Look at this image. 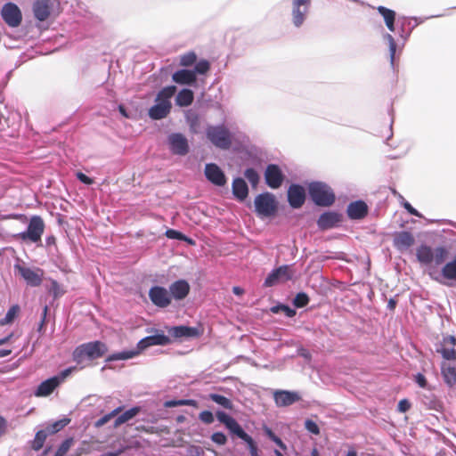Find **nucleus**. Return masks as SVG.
<instances>
[{
  "label": "nucleus",
  "instance_id": "nucleus-1",
  "mask_svg": "<svg viewBox=\"0 0 456 456\" xmlns=\"http://www.w3.org/2000/svg\"><path fill=\"white\" fill-rule=\"evenodd\" d=\"M107 351L104 343L101 341H94L78 346L73 352V360L79 365L81 369L86 366V362H90L102 357Z\"/></svg>",
  "mask_w": 456,
  "mask_h": 456
},
{
  "label": "nucleus",
  "instance_id": "nucleus-2",
  "mask_svg": "<svg viewBox=\"0 0 456 456\" xmlns=\"http://www.w3.org/2000/svg\"><path fill=\"white\" fill-rule=\"evenodd\" d=\"M176 87L169 86L162 88L157 94L155 104L149 110L151 118L162 119L170 112L172 104L171 98L175 95Z\"/></svg>",
  "mask_w": 456,
  "mask_h": 456
},
{
  "label": "nucleus",
  "instance_id": "nucleus-3",
  "mask_svg": "<svg viewBox=\"0 0 456 456\" xmlns=\"http://www.w3.org/2000/svg\"><path fill=\"white\" fill-rule=\"evenodd\" d=\"M170 343V338L164 334H155L141 339L136 350L123 351L113 354L108 357V361L127 360L137 355L141 351L151 346H166Z\"/></svg>",
  "mask_w": 456,
  "mask_h": 456
},
{
  "label": "nucleus",
  "instance_id": "nucleus-4",
  "mask_svg": "<svg viewBox=\"0 0 456 456\" xmlns=\"http://www.w3.org/2000/svg\"><path fill=\"white\" fill-rule=\"evenodd\" d=\"M416 256L422 265H428L434 262L436 265H439L447 258L448 250L445 247L432 248L429 246L421 245L416 250Z\"/></svg>",
  "mask_w": 456,
  "mask_h": 456
},
{
  "label": "nucleus",
  "instance_id": "nucleus-5",
  "mask_svg": "<svg viewBox=\"0 0 456 456\" xmlns=\"http://www.w3.org/2000/svg\"><path fill=\"white\" fill-rule=\"evenodd\" d=\"M206 136L213 145L222 150H228L232 142V135L224 125L208 126Z\"/></svg>",
  "mask_w": 456,
  "mask_h": 456
},
{
  "label": "nucleus",
  "instance_id": "nucleus-6",
  "mask_svg": "<svg viewBox=\"0 0 456 456\" xmlns=\"http://www.w3.org/2000/svg\"><path fill=\"white\" fill-rule=\"evenodd\" d=\"M308 191L313 201L318 206H330L335 200L334 192L324 183H311L308 186Z\"/></svg>",
  "mask_w": 456,
  "mask_h": 456
},
{
  "label": "nucleus",
  "instance_id": "nucleus-7",
  "mask_svg": "<svg viewBox=\"0 0 456 456\" xmlns=\"http://www.w3.org/2000/svg\"><path fill=\"white\" fill-rule=\"evenodd\" d=\"M76 370V367H69L63 370L60 374L52 377L43 381L35 392V395L47 396L53 393V391L60 386L71 373Z\"/></svg>",
  "mask_w": 456,
  "mask_h": 456
},
{
  "label": "nucleus",
  "instance_id": "nucleus-8",
  "mask_svg": "<svg viewBox=\"0 0 456 456\" xmlns=\"http://www.w3.org/2000/svg\"><path fill=\"white\" fill-rule=\"evenodd\" d=\"M256 212L261 217H268L275 214L277 210V201L273 194L265 192L256 197L255 201Z\"/></svg>",
  "mask_w": 456,
  "mask_h": 456
},
{
  "label": "nucleus",
  "instance_id": "nucleus-9",
  "mask_svg": "<svg viewBox=\"0 0 456 456\" xmlns=\"http://www.w3.org/2000/svg\"><path fill=\"white\" fill-rule=\"evenodd\" d=\"M45 231V224L43 219L38 216L30 218L27 231L20 232L15 236L24 241L29 240L37 243L41 240V237Z\"/></svg>",
  "mask_w": 456,
  "mask_h": 456
},
{
  "label": "nucleus",
  "instance_id": "nucleus-10",
  "mask_svg": "<svg viewBox=\"0 0 456 456\" xmlns=\"http://www.w3.org/2000/svg\"><path fill=\"white\" fill-rule=\"evenodd\" d=\"M14 270L19 273L28 286L37 287L42 283L44 271L38 267L30 268L17 264L14 265Z\"/></svg>",
  "mask_w": 456,
  "mask_h": 456
},
{
  "label": "nucleus",
  "instance_id": "nucleus-11",
  "mask_svg": "<svg viewBox=\"0 0 456 456\" xmlns=\"http://www.w3.org/2000/svg\"><path fill=\"white\" fill-rule=\"evenodd\" d=\"M294 271L290 265H281L273 270L266 277L264 285L273 287L279 283L286 282L292 279Z\"/></svg>",
  "mask_w": 456,
  "mask_h": 456
},
{
  "label": "nucleus",
  "instance_id": "nucleus-12",
  "mask_svg": "<svg viewBox=\"0 0 456 456\" xmlns=\"http://www.w3.org/2000/svg\"><path fill=\"white\" fill-rule=\"evenodd\" d=\"M1 15L4 22L11 28H17L22 20V13L19 6L13 3L4 4Z\"/></svg>",
  "mask_w": 456,
  "mask_h": 456
},
{
  "label": "nucleus",
  "instance_id": "nucleus-13",
  "mask_svg": "<svg viewBox=\"0 0 456 456\" xmlns=\"http://www.w3.org/2000/svg\"><path fill=\"white\" fill-rule=\"evenodd\" d=\"M57 0H35L32 4L34 17L38 21L47 20L54 9Z\"/></svg>",
  "mask_w": 456,
  "mask_h": 456
},
{
  "label": "nucleus",
  "instance_id": "nucleus-14",
  "mask_svg": "<svg viewBox=\"0 0 456 456\" xmlns=\"http://www.w3.org/2000/svg\"><path fill=\"white\" fill-rule=\"evenodd\" d=\"M428 275L432 280L441 284H446L444 280L456 281V256L443 266L441 273L436 270H430Z\"/></svg>",
  "mask_w": 456,
  "mask_h": 456
},
{
  "label": "nucleus",
  "instance_id": "nucleus-15",
  "mask_svg": "<svg viewBox=\"0 0 456 456\" xmlns=\"http://www.w3.org/2000/svg\"><path fill=\"white\" fill-rule=\"evenodd\" d=\"M149 297L159 307H167L171 303L169 290L160 286H154L149 290Z\"/></svg>",
  "mask_w": 456,
  "mask_h": 456
},
{
  "label": "nucleus",
  "instance_id": "nucleus-16",
  "mask_svg": "<svg viewBox=\"0 0 456 456\" xmlns=\"http://www.w3.org/2000/svg\"><path fill=\"white\" fill-rule=\"evenodd\" d=\"M266 184L272 189H278L283 183L284 175L279 166L270 164L265 172Z\"/></svg>",
  "mask_w": 456,
  "mask_h": 456
},
{
  "label": "nucleus",
  "instance_id": "nucleus-17",
  "mask_svg": "<svg viewBox=\"0 0 456 456\" xmlns=\"http://www.w3.org/2000/svg\"><path fill=\"white\" fill-rule=\"evenodd\" d=\"M168 144L171 151L176 155H185L189 151L186 137L182 134H172L168 136Z\"/></svg>",
  "mask_w": 456,
  "mask_h": 456
},
{
  "label": "nucleus",
  "instance_id": "nucleus-18",
  "mask_svg": "<svg viewBox=\"0 0 456 456\" xmlns=\"http://www.w3.org/2000/svg\"><path fill=\"white\" fill-rule=\"evenodd\" d=\"M273 399L278 407H286L298 402L301 397L297 392L289 390H275Z\"/></svg>",
  "mask_w": 456,
  "mask_h": 456
},
{
  "label": "nucleus",
  "instance_id": "nucleus-19",
  "mask_svg": "<svg viewBox=\"0 0 456 456\" xmlns=\"http://www.w3.org/2000/svg\"><path fill=\"white\" fill-rule=\"evenodd\" d=\"M205 175L208 181L217 186H224L226 183V177L221 168L213 163L205 167Z\"/></svg>",
  "mask_w": 456,
  "mask_h": 456
},
{
  "label": "nucleus",
  "instance_id": "nucleus-20",
  "mask_svg": "<svg viewBox=\"0 0 456 456\" xmlns=\"http://www.w3.org/2000/svg\"><path fill=\"white\" fill-rule=\"evenodd\" d=\"M305 200V191L304 187L298 184H292L288 190V200L294 208H300Z\"/></svg>",
  "mask_w": 456,
  "mask_h": 456
},
{
  "label": "nucleus",
  "instance_id": "nucleus-21",
  "mask_svg": "<svg viewBox=\"0 0 456 456\" xmlns=\"http://www.w3.org/2000/svg\"><path fill=\"white\" fill-rule=\"evenodd\" d=\"M190 291V285L184 280H178L173 282L169 287V293L171 298L175 300H182L187 297Z\"/></svg>",
  "mask_w": 456,
  "mask_h": 456
},
{
  "label": "nucleus",
  "instance_id": "nucleus-22",
  "mask_svg": "<svg viewBox=\"0 0 456 456\" xmlns=\"http://www.w3.org/2000/svg\"><path fill=\"white\" fill-rule=\"evenodd\" d=\"M168 333L175 338H196L200 335L199 329L183 325L169 328Z\"/></svg>",
  "mask_w": 456,
  "mask_h": 456
},
{
  "label": "nucleus",
  "instance_id": "nucleus-23",
  "mask_svg": "<svg viewBox=\"0 0 456 456\" xmlns=\"http://www.w3.org/2000/svg\"><path fill=\"white\" fill-rule=\"evenodd\" d=\"M172 79L179 85L191 86L196 83L197 77L195 76V71H192L191 69H180L173 74Z\"/></svg>",
  "mask_w": 456,
  "mask_h": 456
},
{
  "label": "nucleus",
  "instance_id": "nucleus-24",
  "mask_svg": "<svg viewBox=\"0 0 456 456\" xmlns=\"http://www.w3.org/2000/svg\"><path fill=\"white\" fill-rule=\"evenodd\" d=\"M367 211V205L362 200L352 202L347 207L348 216L352 219H361L364 217Z\"/></svg>",
  "mask_w": 456,
  "mask_h": 456
},
{
  "label": "nucleus",
  "instance_id": "nucleus-25",
  "mask_svg": "<svg viewBox=\"0 0 456 456\" xmlns=\"http://www.w3.org/2000/svg\"><path fill=\"white\" fill-rule=\"evenodd\" d=\"M340 221L341 219L338 214L327 212L319 217L317 224L321 229L326 230L336 226Z\"/></svg>",
  "mask_w": 456,
  "mask_h": 456
},
{
  "label": "nucleus",
  "instance_id": "nucleus-26",
  "mask_svg": "<svg viewBox=\"0 0 456 456\" xmlns=\"http://www.w3.org/2000/svg\"><path fill=\"white\" fill-rule=\"evenodd\" d=\"M413 243L414 238L408 232H399L394 239V245L400 251L408 249Z\"/></svg>",
  "mask_w": 456,
  "mask_h": 456
},
{
  "label": "nucleus",
  "instance_id": "nucleus-27",
  "mask_svg": "<svg viewBox=\"0 0 456 456\" xmlns=\"http://www.w3.org/2000/svg\"><path fill=\"white\" fill-rule=\"evenodd\" d=\"M232 193L240 200H244L248 194V188L242 178H235L232 182Z\"/></svg>",
  "mask_w": 456,
  "mask_h": 456
},
{
  "label": "nucleus",
  "instance_id": "nucleus-28",
  "mask_svg": "<svg viewBox=\"0 0 456 456\" xmlns=\"http://www.w3.org/2000/svg\"><path fill=\"white\" fill-rule=\"evenodd\" d=\"M309 10L310 6L291 9L292 23L295 27L299 28L303 25L308 15Z\"/></svg>",
  "mask_w": 456,
  "mask_h": 456
},
{
  "label": "nucleus",
  "instance_id": "nucleus-29",
  "mask_svg": "<svg viewBox=\"0 0 456 456\" xmlns=\"http://www.w3.org/2000/svg\"><path fill=\"white\" fill-rule=\"evenodd\" d=\"M193 98V92L191 90L183 89L177 94L175 103L180 107H187L192 103Z\"/></svg>",
  "mask_w": 456,
  "mask_h": 456
},
{
  "label": "nucleus",
  "instance_id": "nucleus-30",
  "mask_svg": "<svg viewBox=\"0 0 456 456\" xmlns=\"http://www.w3.org/2000/svg\"><path fill=\"white\" fill-rule=\"evenodd\" d=\"M442 375L446 384L453 386L456 383V367L451 364L443 363Z\"/></svg>",
  "mask_w": 456,
  "mask_h": 456
},
{
  "label": "nucleus",
  "instance_id": "nucleus-31",
  "mask_svg": "<svg viewBox=\"0 0 456 456\" xmlns=\"http://www.w3.org/2000/svg\"><path fill=\"white\" fill-rule=\"evenodd\" d=\"M139 410L140 409L138 407H133V408L126 411L122 414L118 415L117 417V419H115L114 426L118 427V426H119V425H121L123 423H126L128 420L132 419L139 412Z\"/></svg>",
  "mask_w": 456,
  "mask_h": 456
},
{
  "label": "nucleus",
  "instance_id": "nucleus-32",
  "mask_svg": "<svg viewBox=\"0 0 456 456\" xmlns=\"http://www.w3.org/2000/svg\"><path fill=\"white\" fill-rule=\"evenodd\" d=\"M227 429L230 431L231 434L237 436L241 440H246L249 435H248L243 428L240 426V424L233 419L231 424L226 427Z\"/></svg>",
  "mask_w": 456,
  "mask_h": 456
},
{
  "label": "nucleus",
  "instance_id": "nucleus-33",
  "mask_svg": "<svg viewBox=\"0 0 456 456\" xmlns=\"http://www.w3.org/2000/svg\"><path fill=\"white\" fill-rule=\"evenodd\" d=\"M46 437L47 433L45 430L37 431L32 442V449L35 451H39L43 447Z\"/></svg>",
  "mask_w": 456,
  "mask_h": 456
},
{
  "label": "nucleus",
  "instance_id": "nucleus-34",
  "mask_svg": "<svg viewBox=\"0 0 456 456\" xmlns=\"http://www.w3.org/2000/svg\"><path fill=\"white\" fill-rule=\"evenodd\" d=\"M422 402L431 410H435L437 411L442 410V403L432 395L428 396L425 395L422 399Z\"/></svg>",
  "mask_w": 456,
  "mask_h": 456
},
{
  "label": "nucleus",
  "instance_id": "nucleus-35",
  "mask_svg": "<svg viewBox=\"0 0 456 456\" xmlns=\"http://www.w3.org/2000/svg\"><path fill=\"white\" fill-rule=\"evenodd\" d=\"M166 236L168 239L183 240V241H187L190 244H193V240L191 239L186 237L182 232H180L176 230H173V229L167 230Z\"/></svg>",
  "mask_w": 456,
  "mask_h": 456
},
{
  "label": "nucleus",
  "instance_id": "nucleus-36",
  "mask_svg": "<svg viewBox=\"0 0 456 456\" xmlns=\"http://www.w3.org/2000/svg\"><path fill=\"white\" fill-rule=\"evenodd\" d=\"M210 398L212 399V401H214L215 403L223 406L225 409H232V402L224 395L212 394L210 395Z\"/></svg>",
  "mask_w": 456,
  "mask_h": 456
},
{
  "label": "nucleus",
  "instance_id": "nucleus-37",
  "mask_svg": "<svg viewBox=\"0 0 456 456\" xmlns=\"http://www.w3.org/2000/svg\"><path fill=\"white\" fill-rule=\"evenodd\" d=\"M378 11L383 16L386 23H391L392 21H395V12L394 11L384 6H379Z\"/></svg>",
  "mask_w": 456,
  "mask_h": 456
},
{
  "label": "nucleus",
  "instance_id": "nucleus-38",
  "mask_svg": "<svg viewBox=\"0 0 456 456\" xmlns=\"http://www.w3.org/2000/svg\"><path fill=\"white\" fill-rule=\"evenodd\" d=\"M121 411V407H118L115 410H113L111 412L102 416L96 422V427H102L105 425L107 422H109L113 417L117 416Z\"/></svg>",
  "mask_w": 456,
  "mask_h": 456
},
{
  "label": "nucleus",
  "instance_id": "nucleus-39",
  "mask_svg": "<svg viewBox=\"0 0 456 456\" xmlns=\"http://www.w3.org/2000/svg\"><path fill=\"white\" fill-rule=\"evenodd\" d=\"M69 422V419H62L60 420H57L53 422L49 428H48V433L49 434H54L61 429H62L65 426H67Z\"/></svg>",
  "mask_w": 456,
  "mask_h": 456
},
{
  "label": "nucleus",
  "instance_id": "nucleus-40",
  "mask_svg": "<svg viewBox=\"0 0 456 456\" xmlns=\"http://www.w3.org/2000/svg\"><path fill=\"white\" fill-rule=\"evenodd\" d=\"M244 175L253 186H256L259 182V175L257 172L253 168L246 169Z\"/></svg>",
  "mask_w": 456,
  "mask_h": 456
},
{
  "label": "nucleus",
  "instance_id": "nucleus-41",
  "mask_svg": "<svg viewBox=\"0 0 456 456\" xmlns=\"http://www.w3.org/2000/svg\"><path fill=\"white\" fill-rule=\"evenodd\" d=\"M196 54L193 52H190L181 56L180 64L184 67L191 66L196 61Z\"/></svg>",
  "mask_w": 456,
  "mask_h": 456
},
{
  "label": "nucleus",
  "instance_id": "nucleus-42",
  "mask_svg": "<svg viewBox=\"0 0 456 456\" xmlns=\"http://www.w3.org/2000/svg\"><path fill=\"white\" fill-rule=\"evenodd\" d=\"M309 302V297L305 293L300 292L297 294L293 300V304L297 307H304Z\"/></svg>",
  "mask_w": 456,
  "mask_h": 456
},
{
  "label": "nucleus",
  "instance_id": "nucleus-43",
  "mask_svg": "<svg viewBox=\"0 0 456 456\" xmlns=\"http://www.w3.org/2000/svg\"><path fill=\"white\" fill-rule=\"evenodd\" d=\"M384 38L388 42L390 61L393 64L394 61H395V49H396L395 42L394 40V37L390 34H386L384 36Z\"/></svg>",
  "mask_w": 456,
  "mask_h": 456
},
{
  "label": "nucleus",
  "instance_id": "nucleus-44",
  "mask_svg": "<svg viewBox=\"0 0 456 456\" xmlns=\"http://www.w3.org/2000/svg\"><path fill=\"white\" fill-rule=\"evenodd\" d=\"M265 435L273 441L281 449L286 450L285 444L269 428H265Z\"/></svg>",
  "mask_w": 456,
  "mask_h": 456
},
{
  "label": "nucleus",
  "instance_id": "nucleus-45",
  "mask_svg": "<svg viewBox=\"0 0 456 456\" xmlns=\"http://www.w3.org/2000/svg\"><path fill=\"white\" fill-rule=\"evenodd\" d=\"M209 69V63L208 61L202 60L197 62V64L194 67V69H191L192 71H195L196 74H205Z\"/></svg>",
  "mask_w": 456,
  "mask_h": 456
},
{
  "label": "nucleus",
  "instance_id": "nucleus-46",
  "mask_svg": "<svg viewBox=\"0 0 456 456\" xmlns=\"http://www.w3.org/2000/svg\"><path fill=\"white\" fill-rule=\"evenodd\" d=\"M72 444V439H67L61 443L56 451L54 456H64L69 450Z\"/></svg>",
  "mask_w": 456,
  "mask_h": 456
},
{
  "label": "nucleus",
  "instance_id": "nucleus-47",
  "mask_svg": "<svg viewBox=\"0 0 456 456\" xmlns=\"http://www.w3.org/2000/svg\"><path fill=\"white\" fill-rule=\"evenodd\" d=\"M50 292L54 297H59L62 296L65 291L56 281H52Z\"/></svg>",
  "mask_w": 456,
  "mask_h": 456
},
{
  "label": "nucleus",
  "instance_id": "nucleus-48",
  "mask_svg": "<svg viewBox=\"0 0 456 456\" xmlns=\"http://www.w3.org/2000/svg\"><path fill=\"white\" fill-rule=\"evenodd\" d=\"M18 312H19V306L18 305L12 306L8 310V312H7L4 321H3V324H6V323L12 322L13 321V319L15 318V316H16Z\"/></svg>",
  "mask_w": 456,
  "mask_h": 456
},
{
  "label": "nucleus",
  "instance_id": "nucleus-49",
  "mask_svg": "<svg viewBox=\"0 0 456 456\" xmlns=\"http://www.w3.org/2000/svg\"><path fill=\"white\" fill-rule=\"evenodd\" d=\"M211 440L218 445H224L227 442V437L222 432H216L211 436Z\"/></svg>",
  "mask_w": 456,
  "mask_h": 456
},
{
  "label": "nucleus",
  "instance_id": "nucleus-50",
  "mask_svg": "<svg viewBox=\"0 0 456 456\" xmlns=\"http://www.w3.org/2000/svg\"><path fill=\"white\" fill-rule=\"evenodd\" d=\"M216 418L225 427H228V425L231 424L232 422V420L234 419L232 417L229 416L224 411H217Z\"/></svg>",
  "mask_w": 456,
  "mask_h": 456
},
{
  "label": "nucleus",
  "instance_id": "nucleus-51",
  "mask_svg": "<svg viewBox=\"0 0 456 456\" xmlns=\"http://www.w3.org/2000/svg\"><path fill=\"white\" fill-rule=\"evenodd\" d=\"M442 356L446 360H453L456 358V350L453 347L450 348H442L439 351Z\"/></svg>",
  "mask_w": 456,
  "mask_h": 456
},
{
  "label": "nucleus",
  "instance_id": "nucleus-52",
  "mask_svg": "<svg viewBox=\"0 0 456 456\" xmlns=\"http://www.w3.org/2000/svg\"><path fill=\"white\" fill-rule=\"evenodd\" d=\"M244 442L248 444L251 456H259L257 453V447L256 443L250 436L246 440H244Z\"/></svg>",
  "mask_w": 456,
  "mask_h": 456
},
{
  "label": "nucleus",
  "instance_id": "nucleus-53",
  "mask_svg": "<svg viewBox=\"0 0 456 456\" xmlns=\"http://www.w3.org/2000/svg\"><path fill=\"white\" fill-rule=\"evenodd\" d=\"M305 427L312 434L318 435L320 433L318 425L311 419L305 420Z\"/></svg>",
  "mask_w": 456,
  "mask_h": 456
},
{
  "label": "nucleus",
  "instance_id": "nucleus-54",
  "mask_svg": "<svg viewBox=\"0 0 456 456\" xmlns=\"http://www.w3.org/2000/svg\"><path fill=\"white\" fill-rule=\"evenodd\" d=\"M200 419L201 421L207 424H210L214 421V416L212 412L208 411H204L200 414Z\"/></svg>",
  "mask_w": 456,
  "mask_h": 456
},
{
  "label": "nucleus",
  "instance_id": "nucleus-55",
  "mask_svg": "<svg viewBox=\"0 0 456 456\" xmlns=\"http://www.w3.org/2000/svg\"><path fill=\"white\" fill-rule=\"evenodd\" d=\"M303 6H311V0H291V9Z\"/></svg>",
  "mask_w": 456,
  "mask_h": 456
},
{
  "label": "nucleus",
  "instance_id": "nucleus-56",
  "mask_svg": "<svg viewBox=\"0 0 456 456\" xmlns=\"http://www.w3.org/2000/svg\"><path fill=\"white\" fill-rule=\"evenodd\" d=\"M403 208L411 214L418 217H421V214L415 209L408 201L403 200L402 203Z\"/></svg>",
  "mask_w": 456,
  "mask_h": 456
},
{
  "label": "nucleus",
  "instance_id": "nucleus-57",
  "mask_svg": "<svg viewBox=\"0 0 456 456\" xmlns=\"http://www.w3.org/2000/svg\"><path fill=\"white\" fill-rule=\"evenodd\" d=\"M411 408V403L408 400H400L397 405V409L400 412H406Z\"/></svg>",
  "mask_w": 456,
  "mask_h": 456
},
{
  "label": "nucleus",
  "instance_id": "nucleus-58",
  "mask_svg": "<svg viewBox=\"0 0 456 456\" xmlns=\"http://www.w3.org/2000/svg\"><path fill=\"white\" fill-rule=\"evenodd\" d=\"M76 175H77V179L85 184H92L93 183V179H91L90 177H88L87 175H86L85 174H83L81 172H77Z\"/></svg>",
  "mask_w": 456,
  "mask_h": 456
},
{
  "label": "nucleus",
  "instance_id": "nucleus-59",
  "mask_svg": "<svg viewBox=\"0 0 456 456\" xmlns=\"http://www.w3.org/2000/svg\"><path fill=\"white\" fill-rule=\"evenodd\" d=\"M415 381L420 387H426L427 386V379L424 377V375L418 373L415 377Z\"/></svg>",
  "mask_w": 456,
  "mask_h": 456
},
{
  "label": "nucleus",
  "instance_id": "nucleus-60",
  "mask_svg": "<svg viewBox=\"0 0 456 456\" xmlns=\"http://www.w3.org/2000/svg\"><path fill=\"white\" fill-rule=\"evenodd\" d=\"M6 429V421L3 417H0V437L4 434Z\"/></svg>",
  "mask_w": 456,
  "mask_h": 456
},
{
  "label": "nucleus",
  "instance_id": "nucleus-61",
  "mask_svg": "<svg viewBox=\"0 0 456 456\" xmlns=\"http://www.w3.org/2000/svg\"><path fill=\"white\" fill-rule=\"evenodd\" d=\"M444 341L446 344H450L452 346V347L454 348V346L456 344V338L453 336H448V337L444 338Z\"/></svg>",
  "mask_w": 456,
  "mask_h": 456
},
{
  "label": "nucleus",
  "instance_id": "nucleus-62",
  "mask_svg": "<svg viewBox=\"0 0 456 456\" xmlns=\"http://www.w3.org/2000/svg\"><path fill=\"white\" fill-rule=\"evenodd\" d=\"M187 404V403L185 401H179V402H175V401H171V402H167L166 403L167 406H176V405H185Z\"/></svg>",
  "mask_w": 456,
  "mask_h": 456
},
{
  "label": "nucleus",
  "instance_id": "nucleus-63",
  "mask_svg": "<svg viewBox=\"0 0 456 456\" xmlns=\"http://www.w3.org/2000/svg\"><path fill=\"white\" fill-rule=\"evenodd\" d=\"M12 336H13V334L10 333L9 335L0 338V346L4 345L7 342H9Z\"/></svg>",
  "mask_w": 456,
  "mask_h": 456
},
{
  "label": "nucleus",
  "instance_id": "nucleus-64",
  "mask_svg": "<svg viewBox=\"0 0 456 456\" xmlns=\"http://www.w3.org/2000/svg\"><path fill=\"white\" fill-rule=\"evenodd\" d=\"M284 312L286 313V314L289 316V317H292L295 315V311L290 309L289 307L288 306H283L282 307Z\"/></svg>",
  "mask_w": 456,
  "mask_h": 456
}]
</instances>
